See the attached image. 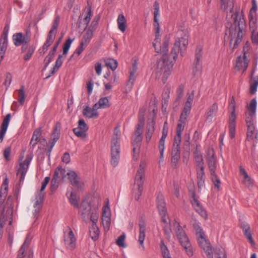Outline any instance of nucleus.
Listing matches in <instances>:
<instances>
[{
	"mask_svg": "<svg viewBox=\"0 0 258 258\" xmlns=\"http://www.w3.org/2000/svg\"><path fill=\"white\" fill-rule=\"evenodd\" d=\"M189 34L187 29L183 27L179 28L175 35V41L172 49L170 56L167 55L169 41L165 40L159 49L156 47V43L153 42L155 51L163 54L162 58L157 64L158 72L163 75L162 81L165 83L167 78L170 75L174 62L176 61L178 54L180 51L186 49L188 43Z\"/></svg>",
	"mask_w": 258,
	"mask_h": 258,
	"instance_id": "nucleus-1",
	"label": "nucleus"
},
{
	"mask_svg": "<svg viewBox=\"0 0 258 258\" xmlns=\"http://www.w3.org/2000/svg\"><path fill=\"white\" fill-rule=\"evenodd\" d=\"M245 28V21L239 13L236 12L234 18V23L229 28V34L230 36V43L234 40V48L237 47L241 42L244 29Z\"/></svg>",
	"mask_w": 258,
	"mask_h": 258,
	"instance_id": "nucleus-2",
	"label": "nucleus"
},
{
	"mask_svg": "<svg viewBox=\"0 0 258 258\" xmlns=\"http://www.w3.org/2000/svg\"><path fill=\"white\" fill-rule=\"evenodd\" d=\"M120 132L118 127L114 128L111 142V164L113 167L117 166L120 158L119 139Z\"/></svg>",
	"mask_w": 258,
	"mask_h": 258,
	"instance_id": "nucleus-3",
	"label": "nucleus"
},
{
	"mask_svg": "<svg viewBox=\"0 0 258 258\" xmlns=\"http://www.w3.org/2000/svg\"><path fill=\"white\" fill-rule=\"evenodd\" d=\"M206 160L208 163V168L209 169L211 178L218 190L220 189L221 180L219 177L216 173L217 169V160L216 159L214 150L212 149H209L207 151L206 157Z\"/></svg>",
	"mask_w": 258,
	"mask_h": 258,
	"instance_id": "nucleus-4",
	"label": "nucleus"
},
{
	"mask_svg": "<svg viewBox=\"0 0 258 258\" xmlns=\"http://www.w3.org/2000/svg\"><path fill=\"white\" fill-rule=\"evenodd\" d=\"M176 236L181 246L185 249L187 254L191 256L194 254V251L189 239L185 231L182 229L179 223L175 221L173 224Z\"/></svg>",
	"mask_w": 258,
	"mask_h": 258,
	"instance_id": "nucleus-5",
	"label": "nucleus"
},
{
	"mask_svg": "<svg viewBox=\"0 0 258 258\" xmlns=\"http://www.w3.org/2000/svg\"><path fill=\"white\" fill-rule=\"evenodd\" d=\"M144 166L141 163L135 177L134 184L133 187V194L135 199L138 201L142 195L143 185L145 178Z\"/></svg>",
	"mask_w": 258,
	"mask_h": 258,
	"instance_id": "nucleus-6",
	"label": "nucleus"
},
{
	"mask_svg": "<svg viewBox=\"0 0 258 258\" xmlns=\"http://www.w3.org/2000/svg\"><path fill=\"white\" fill-rule=\"evenodd\" d=\"M8 179L6 178L4 181L2 189L0 192V210L4 213L6 210V215L8 216L13 215V207L12 202L10 200L11 197L8 199L7 203L5 204V200L7 195L8 188Z\"/></svg>",
	"mask_w": 258,
	"mask_h": 258,
	"instance_id": "nucleus-7",
	"label": "nucleus"
},
{
	"mask_svg": "<svg viewBox=\"0 0 258 258\" xmlns=\"http://www.w3.org/2000/svg\"><path fill=\"white\" fill-rule=\"evenodd\" d=\"M256 101L255 99L251 100L248 110L245 112V122L246 126L254 125Z\"/></svg>",
	"mask_w": 258,
	"mask_h": 258,
	"instance_id": "nucleus-8",
	"label": "nucleus"
},
{
	"mask_svg": "<svg viewBox=\"0 0 258 258\" xmlns=\"http://www.w3.org/2000/svg\"><path fill=\"white\" fill-rule=\"evenodd\" d=\"M32 159V157L31 156H27L24 161L19 164V168L17 170V175H20L19 179L20 184L24 182L26 174Z\"/></svg>",
	"mask_w": 258,
	"mask_h": 258,
	"instance_id": "nucleus-9",
	"label": "nucleus"
},
{
	"mask_svg": "<svg viewBox=\"0 0 258 258\" xmlns=\"http://www.w3.org/2000/svg\"><path fill=\"white\" fill-rule=\"evenodd\" d=\"M187 100L185 103L183 109L181 113V120H186L189 114L192 104L195 97V91L192 90L190 93H187Z\"/></svg>",
	"mask_w": 258,
	"mask_h": 258,
	"instance_id": "nucleus-10",
	"label": "nucleus"
},
{
	"mask_svg": "<svg viewBox=\"0 0 258 258\" xmlns=\"http://www.w3.org/2000/svg\"><path fill=\"white\" fill-rule=\"evenodd\" d=\"M111 213L109 207L106 205L103 207L102 213V223L105 231H108L111 224Z\"/></svg>",
	"mask_w": 258,
	"mask_h": 258,
	"instance_id": "nucleus-11",
	"label": "nucleus"
},
{
	"mask_svg": "<svg viewBox=\"0 0 258 258\" xmlns=\"http://www.w3.org/2000/svg\"><path fill=\"white\" fill-rule=\"evenodd\" d=\"M64 243L68 249L72 250L76 247V239L73 231L69 228V231L64 232Z\"/></svg>",
	"mask_w": 258,
	"mask_h": 258,
	"instance_id": "nucleus-12",
	"label": "nucleus"
},
{
	"mask_svg": "<svg viewBox=\"0 0 258 258\" xmlns=\"http://www.w3.org/2000/svg\"><path fill=\"white\" fill-rule=\"evenodd\" d=\"M157 206L159 210V214L162 217V221L165 224H167V222L166 219L165 218L167 212L166 204L164 201L163 196L162 194H159L157 196Z\"/></svg>",
	"mask_w": 258,
	"mask_h": 258,
	"instance_id": "nucleus-13",
	"label": "nucleus"
},
{
	"mask_svg": "<svg viewBox=\"0 0 258 258\" xmlns=\"http://www.w3.org/2000/svg\"><path fill=\"white\" fill-rule=\"evenodd\" d=\"M200 247L203 249L208 258H213V252L211 244L206 239L205 235L198 238Z\"/></svg>",
	"mask_w": 258,
	"mask_h": 258,
	"instance_id": "nucleus-14",
	"label": "nucleus"
},
{
	"mask_svg": "<svg viewBox=\"0 0 258 258\" xmlns=\"http://www.w3.org/2000/svg\"><path fill=\"white\" fill-rule=\"evenodd\" d=\"M246 139L251 142L254 146L258 142V131L254 125L247 126Z\"/></svg>",
	"mask_w": 258,
	"mask_h": 258,
	"instance_id": "nucleus-15",
	"label": "nucleus"
},
{
	"mask_svg": "<svg viewBox=\"0 0 258 258\" xmlns=\"http://www.w3.org/2000/svg\"><path fill=\"white\" fill-rule=\"evenodd\" d=\"M139 234L138 237V242L140 244V248L142 250H144L145 249L144 242L145 238V232H146V224L143 219H141L139 223Z\"/></svg>",
	"mask_w": 258,
	"mask_h": 258,
	"instance_id": "nucleus-16",
	"label": "nucleus"
},
{
	"mask_svg": "<svg viewBox=\"0 0 258 258\" xmlns=\"http://www.w3.org/2000/svg\"><path fill=\"white\" fill-rule=\"evenodd\" d=\"M13 41L16 46L27 44L30 41V38L27 35H24L22 33H17L13 34Z\"/></svg>",
	"mask_w": 258,
	"mask_h": 258,
	"instance_id": "nucleus-17",
	"label": "nucleus"
},
{
	"mask_svg": "<svg viewBox=\"0 0 258 258\" xmlns=\"http://www.w3.org/2000/svg\"><path fill=\"white\" fill-rule=\"evenodd\" d=\"M79 208L84 220H85L86 218H89L90 212L92 211L90 203L86 200H83L80 206H79Z\"/></svg>",
	"mask_w": 258,
	"mask_h": 258,
	"instance_id": "nucleus-18",
	"label": "nucleus"
},
{
	"mask_svg": "<svg viewBox=\"0 0 258 258\" xmlns=\"http://www.w3.org/2000/svg\"><path fill=\"white\" fill-rule=\"evenodd\" d=\"M167 134H168L167 128H166L165 127V126H163L162 137H161V139H160V141L159 142V145H158V149H159V150L160 152L159 162H162L163 161L165 140L167 137Z\"/></svg>",
	"mask_w": 258,
	"mask_h": 258,
	"instance_id": "nucleus-19",
	"label": "nucleus"
},
{
	"mask_svg": "<svg viewBox=\"0 0 258 258\" xmlns=\"http://www.w3.org/2000/svg\"><path fill=\"white\" fill-rule=\"evenodd\" d=\"M97 105L94 104L91 108L89 106L85 107L83 110V114L88 118H97L98 117V113L96 111Z\"/></svg>",
	"mask_w": 258,
	"mask_h": 258,
	"instance_id": "nucleus-20",
	"label": "nucleus"
},
{
	"mask_svg": "<svg viewBox=\"0 0 258 258\" xmlns=\"http://www.w3.org/2000/svg\"><path fill=\"white\" fill-rule=\"evenodd\" d=\"M67 174L68 176V178L73 186H75L78 188H82V183L79 181V178L75 171H70L67 172Z\"/></svg>",
	"mask_w": 258,
	"mask_h": 258,
	"instance_id": "nucleus-21",
	"label": "nucleus"
},
{
	"mask_svg": "<svg viewBox=\"0 0 258 258\" xmlns=\"http://www.w3.org/2000/svg\"><path fill=\"white\" fill-rule=\"evenodd\" d=\"M11 117V114H8L3 121L2 124L1 126L0 143L3 142V141L5 134L6 133L10 121Z\"/></svg>",
	"mask_w": 258,
	"mask_h": 258,
	"instance_id": "nucleus-22",
	"label": "nucleus"
},
{
	"mask_svg": "<svg viewBox=\"0 0 258 258\" xmlns=\"http://www.w3.org/2000/svg\"><path fill=\"white\" fill-rule=\"evenodd\" d=\"M248 64V60L246 58L245 54H244L243 56H239L236 59V63L235 68H237V70H240L241 69H243V72H244Z\"/></svg>",
	"mask_w": 258,
	"mask_h": 258,
	"instance_id": "nucleus-23",
	"label": "nucleus"
},
{
	"mask_svg": "<svg viewBox=\"0 0 258 258\" xmlns=\"http://www.w3.org/2000/svg\"><path fill=\"white\" fill-rule=\"evenodd\" d=\"M218 105L216 103H213L209 107L206 113V121L209 123L212 121L214 116L218 111Z\"/></svg>",
	"mask_w": 258,
	"mask_h": 258,
	"instance_id": "nucleus-24",
	"label": "nucleus"
},
{
	"mask_svg": "<svg viewBox=\"0 0 258 258\" xmlns=\"http://www.w3.org/2000/svg\"><path fill=\"white\" fill-rule=\"evenodd\" d=\"M142 140V136H135V138L133 142L134 147L133 151L134 153L133 158L134 160L137 159V155L139 154V151L140 146V143Z\"/></svg>",
	"mask_w": 258,
	"mask_h": 258,
	"instance_id": "nucleus-25",
	"label": "nucleus"
},
{
	"mask_svg": "<svg viewBox=\"0 0 258 258\" xmlns=\"http://www.w3.org/2000/svg\"><path fill=\"white\" fill-rule=\"evenodd\" d=\"M43 202V195L40 193L38 196L36 198V201L35 202L34 208L35 209L34 212L33 213V215L35 217H37L38 216L39 213H40L42 205Z\"/></svg>",
	"mask_w": 258,
	"mask_h": 258,
	"instance_id": "nucleus-26",
	"label": "nucleus"
},
{
	"mask_svg": "<svg viewBox=\"0 0 258 258\" xmlns=\"http://www.w3.org/2000/svg\"><path fill=\"white\" fill-rule=\"evenodd\" d=\"M240 173L243 176L242 182L247 187H250L253 184L252 180L248 176L245 170L242 167H240Z\"/></svg>",
	"mask_w": 258,
	"mask_h": 258,
	"instance_id": "nucleus-27",
	"label": "nucleus"
},
{
	"mask_svg": "<svg viewBox=\"0 0 258 258\" xmlns=\"http://www.w3.org/2000/svg\"><path fill=\"white\" fill-rule=\"evenodd\" d=\"M93 34L94 32H93L91 29L86 30L81 39V43H82V45H85V46L86 47L91 41V40L93 36Z\"/></svg>",
	"mask_w": 258,
	"mask_h": 258,
	"instance_id": "nucleus-28",
	"label": "nucleus"
},
{
	"mask_svg": "<svg viewBox=\"0 0 258 258\" xmlns=\"http://www.w3.org/2000/svg\"><path fill=\"white\" fill-rule=\"evenodd\" d=\"M192 205L196 211L202 217H207L206 211L203 209L200 202L195 197L192 201Z\"/></svg>",
	"mask_w": 258,
	"mask_h": 258,
	"instance_id": "nucleus-29",
	"label": "nucleus"
},
{
	"mask_svg": "<svg viewBox=\"0 0 258 258\" xmlns=\"http://www.w3.org/2000/svg\"><path fill=\"white\" fill-rule=\"evenodd\" d=\"M154 125L155 122L153 120L148 123L147 126V132L146 134V140L147 143H149L150 141L154 132Z\"/></svg>",
	"mask_w": 258,
	"mask_h": 258,
	"instance_id": "nucleus-30",
	"label": "nucleus"
},
{
	"mask_svg": "<svg viewBox=\"0 0 258 258\" xmlns=\"http://www.w3.org/2000/svg\"><path fill=\"white\" fill-rule=\"evenodd\" d=\"M198 185L199 188H201L203 186L205 183V171L204 167L202 166L199 170H197Z\"/></svg>",
	"mask_w": 258,
	"mask_h": 258,
	"instance_id": "nucleus-31",
	"label": "nucleus"
},
{
	"mask_svg": "<svg viewBox=\"0 0 258 258\" xmlns=\"http://www.w3.org/2000/svg\"><path fill=\"white\" fill-rule=\"evenodd\" d=\"M69 202L75 208H79L80 197L78 195L72 191L69 197H68Z\"/></svg>",
	"mask_w": 258,
	"mask_h": 258,
	"instance_id": "nucleus-32",
	"label": "nucleus"
},
{
	"mask_svg": "<svg viewBox=\"0 0 258 258\" xmlns=\"http://www.w3.org/2000/svg\"><path fill=\"white\" fill-rule=\"evenodd\" d=\"M180 151L178 150H172L171 165L174 168L177 167V164L180 158Z\"/></svg>",
	"mask_w": 258,
	"mask_h": 258,
	"instance_id": "nucleus-33",
	"label": "nucleus"
},
{
	"mask_svg": "<svg viewBox=\"0 0 258 258\" xmlns=\"http://www.w3.org/2000/svg\"><path fill=\"white\" fill-rule=\"evenodd\" d=\"M253 72L251 74V80L250 82L249 92L251 94H254L258 86V76L252 77Z\"/></svg>",
	"mask_w": 258,
	"mask_h": 258,
	"instance_id": "nucleus-34",
	"label": "nucleus"
},
{
	"mask_svg": "<svg viewBox=\"0 0 258 258\" xmlns=\"http://www.w3.org/2000/svg\"><path fill=\"white\" fill-rule=\"evenodd\" d=\"M95 104L97 105V108H108L110 104L109 103V101L107 97H104L100 98L97 103Z\"/></svg>",
	"mask_w": 258,
	"mask_h": 258,
	"instance_id": "nucleus-35",
	"label": "nucleus"
},
{
	"mask_svg": "<svg viewBox=\"0 0 258 258\" xmlns=\"http://www.w3.org/2000/svg\"><path fill=\"white\" fill-rule=\"evenodd\" d=\"M41 135L40 128H37L34 131L32 138L30 141V145L34 147L39 141V137Z\"/></svg>",
	"mask_w": 258,
	"mask_h": 258,
	"instance_id": "nucleus-36",
	"label": "nucleus"
},
{
	"mask_svg": "<svg viewBox=\"0 0 258 258\" xmlns=\"http://www.w3.org/2000/svg\"><path fill=\"white\" fill-rule=\"evenodd\" d=\"M236 117L230 116L229 119V134L231 138L235 137Z\"/></svg>",
	"mask_w": 258,
	"mask_h": 258,
	"instance_id": "nucleus-37",
	"label": "nucleus"
},
{
	"mask_svg": "<svg viewBox=\"0 0 258 258\" xmlns=\"http://www.w3.org/2000/svg\"><path fill=\"white\" fill-rule=\"evenodd\" d=\"M8 44V39L1 38L0 40V56L1 60L4 57L5 53L7 50Z\"/></svg>",
	"mask_w": 258,
	"mask_h": 258,
	"instance_id": "nucleus-38",
	"label": "nucleus"
},
{
	"mask_svg": "<svg viewBox=\"0 0 258 258\" xmlns=\"http://www.w3.org/2000/svg\"><path fill=\"white\" fill-rule=\"evenodd\" d=\"M89 232L92 239L95 241L99 237V230L97 224H92L90 228Z\"/></svg>",
	"mask_w": 258,
	"mask_h": 258,
	"instance_id": "nucleus-39",
	"label": "nucleus"
},
{
	"mask_svg": "<svg viewBox=\"0 0 258 258\" xmlns=\"http://www.w3.org/2000/svg\"><path fill=\"white\" fill-rule=\"evenodd\" d=\"M117 24L118 29L124 32L126 29V20L123 14L119 15L117 18Z\"/></svg>",
	"mask_w": 258,
	"mask_h": 258,
	"instance_id": "nucleus-40",
	"label": "nucleus"
},
{
	"mask_svg": "<svg viewBox=\"0 0 258 258\" xmlns=\"http://www.w3.org/2000/svg\"><path fill=\"white\" fill-rule=\"evenodd\" d=\"M144 125V119L143 116H140L139 118V122L137 126V128L135 131V136H142V132L141 128Z\"/></svg>",
	"mask_w": 258,
	"mask_h": 258,
	"instance_id": "nucleus-41",
	"label": "nucleus"
},
{
	"mask_svg": "<svg viewBox=\"0 0 258 258\" xmlns=\"http://www.w3.org/2000/svg\"><path fill=\"white\" fill-rule=\"evenodd\" d=\"M195 162L198 168H201L202 166H204V160L202 155L197 150L195 153Z\"/></svg>",
	"mask_w": 258,
	"mask_h": 258,
	"instance_id": "nucleus-42",
	"label": "nucleus"
},
{
	"mask_svg": "<svg viewBox=\"0 0 258 258\" xmlns=\"http://www.w3.org/2000/svg\"><path fill=\"white\" fill-rule=\"evenodd\" d=\"M17 91L18 92V101L21 105H23L24 104L25 100L24 86L22 85L21 88Z\"/></svg>",
	"mask_w": 258,
	"mask_h": 258,
	"instance_id": "nucleus-43",
	"label": "nucleus"
},
{
	"mask_svg": "<svg viewBox=\"0 0 258 258\" xmlns=\"http://www.w3.org/2000/svg\"><path fill=\"white\" fill-rule=\"evenodd\" d=\"M116 81L117 77L115 74H113V75L108 80V82H104L103 84L104 85L105 90H110Z\"/></svg>",
	"mask_w": 258,
	"mask_h": 258,
	"instance_id": "nucleus-44",
	"label": "nucleus"
},
{
	"mask_svg": "<svg viewBox=\"0 0 258 258\" xmlns=\"http://www.w3.org/2000/svg\"><path fill=\"white\" fill-rule=\"evenodd\" d=\"M99 216V212L97 209H94L90 212V215L89 216L90 221L92 222V224H97Z\"/></svg>",
	"mask_w": 258,
	"mask_h": 258,
	"instance_id": "nucleus-45",
	"label": "nucleus"
},
{
	"mask_svg": "<svg viewBox=\"0 0 258 258\" xmlns=\"http://www.w3.org/2000/svg\"><path fill=\"white\" fill-rule=\"evenodd\" d=\"M221 1V8L223 10H226L229 9L230 12L231 13L233 11V4L232 0H229L226 3L225 0Z\"/></svg>",
	"mask_w": 258,
	"mask_h": 258,
	"instance_id": "nucleus-46",
	"label": "nucleus"
},
{
	"mask_svg": "<svg viewBox=\"0 0 258 258\" xmlns=\"http://www.w3.org/2000/svg\"><path fill=\"white\" fill-rule=\"evenodd\" d=\"M138 69L137 64L136 62L133 63L132 68L130 70V78L129 82L131 83L132 84H133V82L136 78L135 74L137 72Z\"/></svg>",
	"mask_w": 258,
	"mask_h": 258,
	"instance_id": "nucleus-47",
	"label": "nucleus"
},
{
	"mask_svg": "<svg viewBox=\"0 0 258 258\" xmlns=\"http://www.w3.org/2000/svg\"><path fill=\"white\" fill-rule=\"evenodd\" d=\"M105 66L114 71L117 67V62L113 58H108L104 60Z\"/></svg>",
	"mask_w": 258,
	"mask_h": 258,
	"instance_id": "nucleus-48",
	"label": "nucleus"
},
{
	"mask_svg": "<svg viewBox=\"0 0 258 258\" xmlns=\"http://www.w3.org/2000/svg\"><path fill=\"white\" fill-rule=\"evenodd\" d=\"M29 242L26 239L18 251L17 258H24L25 250L28 247Z\"/></svg>",
	"mask_w": 258,
	"mask_h": 258,
	"instance_id": "nucleus-49",
	"label": "nucleus"
},
{
	"mask_svg": "<svg viewBox=\"0 0 258 258\" xmlns=\"http://www.w3.org/2000/svg\"><path fill=\"white\" fill-rule=\"evenodd\" d=\"M193 227L195 230L196 231L197 238L199 237L205 236V233L203 232V229H202L200 226V223L199 222L195 221L193 223Z\"/></svg>",
	"mask_w": 258,
	"mask_h": 258,
	"instance_id": "nucleus-50",
	"label": "nucleus"
},
{
	"mask_svg": "<svg viewBox=\"0 0 258 258\" xmlns=\"http://www.w3.org/2000/svg\"><path fill=\"white\" fill-rule=\"evenodd\" d=\"M215 256L216 258H226V253L223 247H217L214 250Z\"/></svg>",
	"mask_w": 258,
	"mask_h": 258,
	"instance_id": "nucleus-51",
	"label": "nucleus"
},
{
	"mask_svg": "<svg viewBox=\"0 0 258 258\" xmlns=\"http://www.w3.org/2000/svg\"><path fill=\"white\" fill-rule=\"evenodd\" d=\"M202 70V63L201 62H195L194 63V68L193 70V74L195 76H200L201 75Z\"/></svg>",
	"mask_w": 258,
	"mask_h": 258,
	"instance_id": "nucleus-52",
	"label": "nucleus"
},
{
	"mask_svg": "<svg viewBox=\"0 0 258 258\" xmlns=\"http://www.w3.org/2000/svg\"><path fill=\"white\" fill-rule=\"evenodd\" d=\"M160 246L161 250V252L162 256L164 258L168 257V256H170L169 251L164 243L163 240H161L160 243Z\"/></svg>",
	"mask_w": 258,
	"mask_h": 258,
	"instance_id": "nucleus-53",
	"label": "nucleus"
},
{
	"mask_svg": "<svg viewBox=\"0 0 258 258\" xmlns=\"http://www.w3.org/2000/svg\"><path fill=\"white\" fill-rule=\"evenodd\" d=\"M202 50L203 48L201 46H198L195 52V62H201V59L202 57Z\"/></svg>",
	"mask_w": 258,
	"mask_h": 258,
	"instance_id": "nucleus-54",
	"label": "nucleus"
},
{
	"mask_svg": "<svg viewBox=\"0 0 258 258\" xmlns=\"http://www.w3.org/2000/svg\"><path fill=\"white\" fill-rule=\"evenodd\" d=\"M181 135H177L174 138L172 150L180 151V144L181 142Z\"/></svg>",
	"mask_w": 258,
	"mask_h": 258,
	"instance_id": "nucleus-55",
	"label": "nucleus"
},
{
	"mask_svg": "<svg viewBox=\"0 0 258 258\" xmlns=\"http://www.w3.org/2000/svg\"><path fill=\"white\" fill-rule=\"evenodd\" d=\"M229 107L231 109L230 116L236 117L235 115V101L233 96L230 99Z\"/></svg>",
	"mask_w": 258,
	"mask_h": 258,
	"instance_id": "nucleus-56",
	"label": "nucleus"
},
{
	"mask_svg": "<svg viewBox=\"0 0 258 258\" xmlns=\"http://www.w3.org/2000/svg\"><path fill=\"white\" fill-rule=\"evenodd\" d=\"M35 50V47L34 45H31L28 47V51L27 53L24 56V59L25 60H29L33 54L34 53Z\"/></svg>",
	"mask_w": 258,
	"mask_h": 258,
	"instance_id": "nucleus-57",
	"label": "nucleus"
},
{
	"mask_svg": "<svg viewBox=\"0 0 258 258\" xmlns=\"http://www.w3.org/2000/svg\"><path fill=\"white\" fill-rule=\"evenodd\" d=\"M185 120H184L183 121L181 120V116H180V119H179L180 122H179L177 124V128H176V134L177 135H181L182 132L183 131L184 128V125L185 124Z\"/></svg>",
	"mask_w": 258,
	"mask_h": 258,
	"instance_id": "nucleus-58",
	"label": "nucleus"
},
{
	"mask_svg": "<svg viewBox=\"0 0 258 258\" xmlns=\"http://www.w3.org/2000/svg\"><path fill=\"white\" fill-rule=\"evenodd\" d=\"M73 132L78 137L85 138L87 136L86 132L78 127L74 128Z\"/></svg>",
	"mask_w": 258,
	"mask_h": 258,
	"instance_id": "nucleus-59",
	"label": "nucleus"
},
{
	"mask_svg": "<svg viewBox=\"0 0 258 258\" xmlns=\"http://www.w3.org/2000/svg\"><path fill=\"white\" fill-rule=\"evenodd\" d=\"M60 135V124L57 123L53 129V132L52 134V139L56 138V140H58Z\"/></svg>",
	"mask_w": 258,
	"mask_h": 258,
	"instance_id": "nucleus-60",
	"label": "nucleus"
},
{
	"mask_svg": "<svg viewBox=\"0 0 258 258\" xmlns=\"http://www.w3.org/2000/svg\"><path fill=\"white\" fill-rule=\"evenodd\" d=\"M73 41L71 38H69L64 43L63 47V55H66L69 51L71 43Z\"/></svg>",
	"mask_w": 258,
	"mask_h": 258,
	"instance_id": "nucleus-61",
	"label": "nucleus"
},
{
	"mask_svg": "<svg viewBox=\"0 0 258 258\" xmlns=\"http://www.w3.org/2000/svg\"><path fill=\"white\" fill-rule=\"evenodd\" d=\"M62 170H61V166H58L57 168L55 169L53 177H52V182H55L56 180L60 181V175L59 174V172H62Z\"/></svg>",
	"mask_w": 258,
	"mask_h": 258,
	"instance_id": "nucleus-62",
	"label": "nucleus"
},
{
	"mask_svg": "<svg viewBox=\"0 0 258 258\" xmlns=\"http://www.w3.org/2000/svg\"><path fill=\"white\" fill-rule=\"evenodd\" d=\"M124 239L125 235L123 234L118 237V238L116 240V243L119 247L124 248L126 246V244L124 243Z\"/></svg>",
	"mask_w": 258,
	"mask_h": 258,
	"instance_id": "nucleus-63",
	"label": "nucleus"
},
{
	"mask_svg": "<svg viewBox=\"0 0 258 258\" xmlns=\"http://www.w3.org/2000/svg\"><path fill=\"white\" fill-rule=\"evenodd\" d=\"M184 86L183 84H180L178 86L176 90L177 99H180L182 98L183 95Z\"/></svg>",
	"mask_w": 258,
	"mask_h": 258,
	"instance_id": "nucleus-64",
	"label": "nucleus"
}]
</instances>
